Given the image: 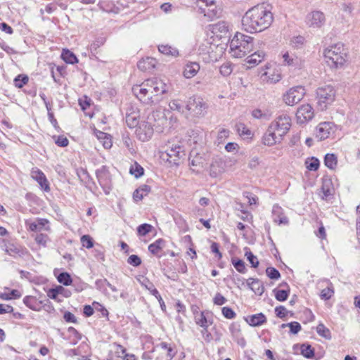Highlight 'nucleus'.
<instances>
[{
  "label": "nucleus",
  "instance_id": "1a4fd4ad",
  "mask_svg": "<svg viewBox=\"0 0 360 360\" xmlns=\"http://www.w3.org/2000/svg\"><path fill=\"white\" fill-rule=\"evenodd\" d=\"M305 90L302 86L290 88L283 96L284 103L290 106L298 103L304 96Z\"/></svg>",
  "mask_w": 360,
  "mask_h": 360
},
{
  "label": "nucleus",
  "instance_id": "052dcab7",
  "mask_svg": "<svg viewBox=\"0 0 360 360\" xmlns=\"http://www.w3.org/2000/svg\"><path fill=\"white\" fill-rule=\"evenodd\" d=\"M304 60H302L301 58L294 56L292 60H291L289 66L294 67L295 68L301 69L304 67Z\"/></svg>",
  "mask_w": 360,
  "mask_h": 360
},
{
  "label": "nucleus",
  "instance_id": "9b49d317",
  "mask_svg": "<svg viewBox=\"0 0 360 360\" xmlns=\"http://www.w3.org/2000/svg\"><path fill=\"white\" fill-rule=\"evenodd\" d=\"M305 22L309 27L321 28L326 22V17L323 12L313 11L306 15Z\"/></svg>",
  "mask_w": 360,
  "mask_h": 360
},
{
  "label": "nucleus",
  "instance_id": "2f4dec72",
  "mask_svg": "<svg viewBox=\"0 0 360 360\" xmlns=\"http://www.w3.org/2000/svg\"><path fill=\"white\" fill-rule=\"evenodd\" d=\"M61 57L63 60L67 63L75 64L78 62L75 55L69 50H63Z\"/></svg>",
  "mask_w": 360,
  "mask_h": 360
},
{
  "label": "nucleus",
  "instance_id": "4be33fe9",
  "mask_svg": "<svg viewBox=\"0 0 360 360\" xmlns=\"http://www.w3.org/2000/svg\"><path fill=\"white\" fill-rule=\"evenodd\" d=\"M229 330L233 338L237 343L243 347H245V340L243 337L240 325L237 323H232L229 326Z\"/></svg>",
  "mask_w": 360,
  "mask_h": 360
},
{
  "label": "nucleus",
  "instance_id": "4468645a",
  "mask_svg": "<svg viewBox=\"0 0 360 360\" xmlns=\"http://www.w3.org/2000/svg\"><path fill=\"white\" fill-rule=\"evenodd\" d=\"M137 138L141 141L149 140L153 134V128L150 123L141 121L135 131Z\"/></svg>",
  "mask_w": 360,
  "mask_h": 360
},
{
  "label": "nucleus",
  "instance_id": "c03bdc74",
  "mask_svg": "<svg viewBox=\"0 0 360 360\" xmlns=\"http://www.w3.org/2000/svg\"><path fill=\"white\" fill-rule=\"evenodd\" d=\"M129 172L132 175H134L136 178H139L143 174V168L135 162L131 166Z\"/></svg>",
  "mask_w": 360,
  "mask_h": 360
},
{
  "label": "nucleus",
  "instance_id": "09e8293b",
  "mask_svg": "<svg viewBox=\"0 0 360 360\" xmlns=\"http://www.w3.org/2000/svg\"><path fill=\"white\" fill-rule=\"evenodd\" d=\"M14 85L18 88H22L28 82V77L20 75L14 79Z\"/></svg>",
  "mask_w": 360,
  "mask_h": 360
},
{
  "label": "nucleus",
  "instance_id": "f3484780",
  "mask_svg": "<svg viewBox=\"0 0 360 360\" xmlns=\"http://www.w3.org/2000/svg\"><path fill=\"white\" fill-rule=\"evenodd\" d=\"M140 112L139 110L133 105L129 106L126 112V123L130 128L136 127L139 123Z\"/></svg>",
  "mask_w": 360,
  "mask_h": 360
},
{
  "label": "nucleus",
  "instance_id": "dca6fc26",
  "mask_svg": "<svg viewBox=\"0 0 360 360\" xmlns=\"http://www.w3.org/2000/svg\"><path fill=\"white\" fill-rule=\"evenodd\" d=\"M314 116L312 106L308 103L303 104L297 110L296 118L297 122L303 124L311 120Z\"/></svg>",
  "mask_w": 360,
  "mask_h": 360
},
{
  "label": "nucleus",
  "instance_id": "603ef678",
  "mask_svg": "<svg viewBox=\"0 0 360 360\" xmlns=\"http://www.w3.org/2000/svg\"><path fill=\"white\" fill-rule=\"evenodd\" d=\"M153 226L148 224H143L138 226L137 231L140 236H146L150 233L152 230Z\"/></svg>",
  "mask_w": 360,
  "mask_h": 360
},
{
  "label": "nucleus",
  "instance_id": "2eb2a0df",
  "mask_svg": "<svg viewBox=\"0 0 360 360\" xmlns=\"http://www.w3.org/2000/svg\"><path fill=\"white\" fill-rule=\"evenodd\" d=\"M283 137L276 132L270 125H269L266 132L262 136V143L267 146H272L280 143Z\"/></svg>",
  "mask_w": 360,
  "mask_h": 360
},
{
  "label": "nucleus",
  "instance_id": "bb28decb",
  "mask_svg": "<svg viewBox=\"0 0 360 360\" xmlns=\"http://www.w3.org/2000/svg\"><path fill=\"white\" fill-rule=\"evenodd\" d=\"M247 283L251 290H252L255 293L259 295L262 294L264 287L259 279L250 278L248 279Z\"/></svg>",
  "mask_w": 360,
  "mask_h": 360
},
{
  "label": "nucleus",
  "instance_id": "69168bd1",
  "mask_svg": "<svg viewBox=\"0 0 360 360\" xmlns=\"http://www.w3.org/2000/svg\"><path fill=\"white\" fill-rule=\"evenodd\" d=\"M276 314L279 318H284L288 313L286 308L283 306L276 307L275 309Z\"/></svg>",
  "mask_w": 360,
  "mask_h": 360
},
{
  "label": "nucleus",
  "instance_id": "680f3d73",
  "mask_svg": "<svg viewBox=\"0 0 360 360\" xmlns=\"http://www.w3.org/2000/svg\"><path fill=\"white\" fill-rule=\"evenodd\" d=\"M227 302V300L219 292L216 293L213 302L216 305H223Z\"/></svg>",
  "mask_w": 360,
  "mask_h": 360
},
{
  "label": "nucleus",
  "instance_id": "6ab92c4d",
  "mask_svg": "<svg viewBox=\"0 0 360 360\" xmlns=\"http://www.w3.org/2000/svg\"><path fill=\"white\" fill-rule=\"evenodd\" d=\"M226 162L222 157H215L212 159L210 165V175L216 177L225 171Z\"/></svg>",
  "mask_w": 360,
  "mask_h": 360
},
{
  "label": "nucleus",
  "instance_id": "f257e3e1",
  "mask_svg": "<svg viewBox=\"0 0 360 360\" xmlns=\"http://www.w3.org/2000/svg\"><path fill=\"white\" fill-rule=\"evenodd\" d=\"M274 21L271 8L264 4L250 8L242 18V27L248 32H260L269 28Z\"/></svg>",
  "mask_w": 360,
  "mask_h": 360
},
{
  "label": "nucleus",
  "instance_id": "a878e982",
  "mask_svg": "<svg viewBox=\"0 0 360 360\" xmlns=\"http://www.w3.org/2000/svg\"><path fill=\"white\" fill-rule=\"evenodd\" d=\"M248 324L252 326H259L266 321V318L262 313L256 314L248 316L245 319Z\"/></svg>",
  "mask_w": 360,
  "mask_h": 360
},
{
  "label": "nucleus",
  "instance_id": "412c9836",
  "mask_svg": "<svg viewBox=\"0 0 360 360\" xmlns=\"http://www.w3.org/2000/svg\"><path fill=\"white\" fill-rule=\"evenodd\" d=\"M212 32L219 35V37H227L229 36L230 25L225 21H219L216 24L212 25Z\"/></svg>",
  "mask_w": 360,
  "mask_h": 360
},
{
  "label": "nucleus",
  "instance_id": "aec40b11",
  "mask_svg": "<svg viewBox=\"0 0 360 360\" xmlns=\"http://www.w3.org/2000/svg\"><path fill=\"white\" fill-rule=\"evenodd\" d=\"M265 53L263 51H257L248 56L245 59V63L248 64L247 68H252L264 60Z\"/></svg>",
  "mask_w": 360,
  "mask_h": 360
},
{
  "label": "nucleus",
  "instance_id": "7c9ffc66",
  "mask_svg": "<svg viewBox=\"0 0 360 360\" xmlns=\"http://www.w3.org/2000/svg\"><path fill=\"white\" fill-rule=\"evenodd\" d=\"M272 212L274 217V221L275 222H278L279 224H287L288 222L286 217L281 216V208L278 205H274Z\"/></svg>",
  "mask_w": 360,
  "mask_h": 360
},
{
  "label": "nucleus",
  "instance_id": "c85d7f7f",
  "mask_svg": "<svg viewBox=\"0 0 360 360\" xmlns=\"http://www.w3.org/2000/svg\"><path fill=\"white\" fill-rule=\"evenodd\" d=\"M159 51L168 56L177 57L179 56V51L171 46L161 44L158 46Z\"/></svg>",
  "mask_w": 360,
  "mask_h": 360
},
{
  "label": "nucleus",
  "instance_id": "a19ab883",
  "mask_svg": "<svg viewBox=\"0 0 360 360\" xmlns=\"http://www.w3.org/2000/svg\"><path fill=\"white\" fill-rule=\"evenodd\" d=\"M334 294V290L333 288L332 283H330V285L323 289L321 292V298L322 300H328L331 298V297Z\"/></svg>",
  "mask_w": 360,
  "mask_h": 360
},
{
  "label": "nucleus",
  "instance_id": "393cba45",
  "mask_svg": "<svg viewBox=\"0 0 360 360\" xmlns=\"http://www.w3.org/2000/svg\"><path fill=\"white\" fill-rule=\"evenodd\" d=\"M156 60L153 58L148 57L139 61L137 66L141 71H150L155 68Z\"/></svg>",
  "mask_w": 360,
  "mask_h": 360
},
{
  "label": "nucleus",
  "instance_id": "ea45409f",
  "mask_svg": "<svg viewBox=\"0 0 360 360\" xmlns=\"http://www.w3.org/2000/svg\"><path fill=\"white\" fill-rule=\"evenodd\" d=\"M317 333L326 339H330V332L323 323H319L316 327Z\"/></svg>",
  "mask_w": 360,
  "mask_h": 360
},
{
  "label": "nucleus",
  "instance_id": "39448f33",
  "mask_svg": "<svg viewBox=\"0 0 360 360\" xmlns=\"http://www.w3.org/2000/svg\"><path fill=\"white\" fill-rule=\"evenodd\" d=\"M316 95L317 108L323 111L334 102L336 91L333 86L324 85L316 89Z\"/></svg>",
  "mask_w": 360,
  "mask_h": 360
},
{
  "label": "nucleus",
  "instance_id": "9d476101",
  "mask_svg": "<svg viewBox=\"0 0 360 360\" xmlns=\"http://www.w3.org/2000/svg\"><path fill=\"white\" fill-rule=\"evenodd\" d=\"M281 136L284 137L291 127V119L288 115H282L277 117L269 124Z\"/></svg>",
  "mask_w": 360,
  "mask_h": 360
},
{
  "label": "nucleus",
  "instance_id": "f03ea898",
  "mask_svg": "<svg viewBox=\"0 0 360 360\" xmlns=\"http://www.w3.org/2000/svg\"><path fill=\"white\" fill-rule=\"evenodd\" d=\"M167 85L160 79H147L132 88L134 94L143 103L152 105L161 101V96L167 91Z\"/></svg>",
  "mask_w": 360,
  "mask_h": 360
},
{
  "label": "nucleus",
  "instance_id": "4d7b16f0",
  "mask_svg": "<svg viewBox=\"0 0 360 360\" xmlns=\"http://www.w3.org/2000/svg\"><path fill=\"white\" fill-rule=\"evenodd\" d=\"M221 312L223 316L229 319H234L236 316V314L233 311V310L228 307H224L221 309Z\"/></svg>",
  "mask_w": 360,
  "mask_h": 360
},
{
  "label": "nucleus",
  "instance_id": "0eeeda50",
  "mask_svg": "<svg viewBox=\"0 0 360 360\" xmlns=\"http://www.w3.org/2000/svg\"><path fill=\"white\" fill-rule=\"evenodd\" d=\"M196 4L200 13H203L209 20L212 21L221 15V8L215 5L213 0H196Z\"/></svg>",
  "mask_w": 360,
  "mask_h": 360
},
{
  "label": "nucleus",
  "instance_id": "b1692460",
  "mask_svg": "<svg viewBox=\"0 0 360 360\" xmlns=\"http://www.w3.org/2000/svg\"><path fill=\"white\" fill-rule=\"evenodd\" d=\"M200 70V65L195 62H188L184 66V75L186 78H192Z\"/></svg>",
  "mask_w": 360,
  "mask_h": 360
},
{
  "label": "nucleus",
  "instance_id": "37998d69",
  "mask_svg": "<svg viewBox=\"0 0 360 360\" xmlns=\"http://www.w3.org/2000/svg\"><path fill=\"white\" fill-rule=\"evenodd\" d=\"M301 354L306 358H311L314 355V349L309 345H302L301 347Z\"/></svg>",
  "mask_w": 360,
  "mask_h": 360
},
{
  "label": "nucleus",
  "instance_id": "8fccbe9b",
  "mask_svg": "<svg viewBox=\"0 0 360 360\" xmlns=\"http://www.w3.org/2000/svg\"><path fill=\"white\" fill-rule=\"evenodd\" d=\"M232 264L238 272L242 274H244L245 272L246 268L245 266V262L243 260L233 259Z\"/></svg>",
  "mask_w": 360,
  "mask_h": 360
},
{
  "label": "nucleus",
  "instance_id": "13d9d810",
  "mask_svg": "<svg viewBox=\"0 0 360 360\" xmlns=\"http://www.w3.org/2000/svg\"><path fill=\"white\" fill-rule=\"evenodd\" d=\"M82 246L86 248H91L94 245L93 240L89 235H84L81 238Z\"/></svg>",
  "mask_w": 360,
  "mask_h": 360
},
{
  "label": "nucleus",
  "instance_id": "79ce46f5",
  "mask_svg": "<svg viewBox=\"0 0 360 360\" xmlns=\"http://www.w3.org/2000/svg\"><path fill=\"white\" fill-rule=\"evenodd\" d=\"M182 101L179 99H174L169 103V108L172 110H176L179 112H184Z\"/></svg>",
  "mask_w": 360,
  "mask_h": 360
},
{
  "label": "nucleus",
  "instance_id": "338daca9",
  "mask_svg": "<svg viewBox=\"0 0 360 360\" xmlns=\"http://www.w3.org/2000/svg\"><path fill=\"white\" fill-rule=\"evenodd\" d=\"M56 143L60 147L67 146L69 143L68 139L63 136H58L56 141Z\"/></svg>",
  "mask_w": 360,
  "mask_h": 360
},
{
  "label": "nucleus",
  "instance_id": "423d86ee",
  "mask_svg": "<svg viewBox=\"0 0 360 360\" xmlns=\"http://www.w3.org/2000/svg\"><path fill=\"white\" fill-rule=\"evenodd\" d=\"M165 148V150L161 154L164 160L175 163L184 155L183 148L177 141H168Z\"/></svg>",
  "mask_w": 360,
  "mask_h": 360
},
{
  "label": "nucleus",
  "instance_id": "a18cd8bd",
  "mask_svg": "<svg viewBox=\"0 0 360 360\" xmlns=\"http://www.w3.org/2000/svg\"><path fill=\"white\" fill-rule=\"evenodd\" d=\"M275 294V297L278 301L283 302L288 299L289 295V291L285 290H277L275 289L274 290Z\"/></svg>",
  "mask_w": 360,
  "mask_h": 360
},
{
  "label": "nucleus",
  "instance_id": "bf43d9fd",
  "mask_svg": "<svg viewBox=\"0 0 360 360\" xmlns=\"http://www.w3.org/2000/svg\"><path fill=\"white\" fill-rule=\"evenodd\" d=\"M127 262L134 266H138L141 264V259L137 255H131L128 257Z\"/></svg>",
  "mask_w": 360,
  "mask_h": 360
},
{
  "label": "nucleus",
  "instance_id": "e433bc0d",
  "mask_svg": "<svg viewBox=\"0 0 360 360\" xmlns=\"http://www.w3.org/2000/svg\"><path fill=\"white\" fill-rule=\"evenodd\" d=\"M48 222L49 221L46 219H38L30 224V229L32 231H41Z\"/></svg>",
  "mask_w": 360,
  "mask_h": 360
},
{
  "label": "nucleus",
  "instance_id": "58836bf2",
  "mask_svg": "<svg viewBox=\"0 0 360 360\" xmlns=\"http://www.w3.org/2000/svg\"><path fill=\"white\" fill-rule=\"evenodd\" d=\"M195 322L204 328H207L211 324V322L207 319L203 312L195 316Z\"/></svg>",
  "mask_w": 360,
  "mask_h": 360
},
{
  "label": "nucleus",
  "instance_id": "49530a36",
  "mask_svg": "<svg viewBox=\"0 0 360 360\" xmlns=\"http://www.w3.org/2000/svg\"><path fill=\"white\" fill-rule=\"evenodd\" d=\"M307 168L310 171H316L319 167V160L317 158H312L305 162Z\"/></svg>",
  "mask_w": 360,
  "mask_h": 360
},
{
  "label": "nucleus",
  "instance_id": "f704fd0d",
  "mask_svg": "<svg viewBox=\"0 0 360 360\" xmlns=\"http://www.w3.org/2000/svg\"><path fill=\"white\" fill-rule=\"evenodd\" d=\"M262 77L263 80L270 83H276L281 79L280 74L276 73L274 71L272 73L271 72H265L262 74Z\"/></svg>",
  "mask_w": 360,
  "mask_h": 360
},
{
  "label": "nucleus",
  "instance_id": "4c0bfd02",
  "mask_svg": "<svg viewBox=\"0 0 360 360\" xmlns=\"http://www.w3.org/2000/svg\"><path fill=\"white\" fill-rule=\"evenodd\" d=\"M233 69V64L230 62H226L220 66L219 71L221 75L228 77L232 73Z\"/></svg>",
  "mask_w": 360,
  "mask_h": 360
},
{
  "label": "nucleus",
  "instance_id": "a211bd4d",
  "mask_svg": "<svg viewBox=\"0 0 360 360\" xmlns=\"http://www.w3.org/2000/svg\"><path fill=\"white\" fill-rule=\"evenodd\" d=\"M31 177L34 179L40 186V187L46 192L50 191L48 180L44 172L37 167H33L30 173Z\"/></svg>",
  "mask_w": 360,
  "mask_h": 360
},
{
  "label": "nucleus",
  "instance_id": "0e129e2a",
  "mask_svg": "<svg viewBox=\"0 0 360 360\" xmlns=\"http://www.w3.org/2000/svg\"><path fill=\"white\" fill-rule=\"evenodd\" d=\"M252 115L255 119H266L269 117L266 113H263L260 109H255L252 111Z\"/></svg>",
  "mask_w": 360,
  "mask_h": 360
},
{
  "label": "nucleus",
  "instance_id": "c9c22d12",
  "mask_svg": "<svg viewBox=\"0 0 360 360\" xmlns=\"http://www.w3.org/2000/svg\"><path fill=\"white\" fill-rule=\"evenodd\" d=\"M324 163H325V165L328 168H329L330 169H335L336 167L337 163H338L336 156L334 154L326 155L325 158H324Z\"/></svg>",
  "mask_w": 360,
  "mask_h": 360
},
{
  "label": "nucleus",
  "instance_id": "7ed1b4c3",
  "mask_svg": "<svg viewBox=\"0 0 360 360\" xmlns=\"http://www.w3.org/2000/svg\"><path fill=\"white\" fill-rule=\"evenodd\" d=\"M253 51V38L240 32H236L229 41L231 56L241 58Z\"/></svg>",
  "mask_w": 360,
  "mask_h": 360
},
{
  "label": "nucleus",
  "instance_id": "473e14b6",
  "mask_svg": "<svg viewBox=\"0 0 360 360\" xmlns=\"http://www.w3.org/2000/svg\"><path fill=\"white\" fill-rule=\"evenodd\" d=\"M140 283L143 285L146 289H147L151 295L153 296H157L159 294L158 290L154 287V285L149 281L147 278H143L142 280H139Z\"/></svg>",
  "mask_w": 360,
  "mask_h": 360
},
{
  "label": "nucleus",
  "instance_id": "20e7f679",
  "mask_svg": "<svg viewBox=\"0 0 360 360\" xmlns=\"http://www.w3.org/2000/svg\"><path fill=\"white\" fill-rule=\"evenodd\" d=\"M323 55L326 63L331 68L342 67L347 60V51L342 43L329 46L325 49Z\"/></svg>",
  "mask_w": 360,
  "mask_h": 360
},
{
  "label": "nucleus",
  "instance_id": "3c124183",
  "mask_svg": "<svg viewBox=\"0 0 360 360\" xmlns=\"http://www.w3.org/2000/svg\"><path fill=\"white\" fill-rule=\"evenodd\" d=\"M35 241L37 244L46 247L49 241V238L46 234L39 233L35 236Z\"/></svg>",
  "mask_w": 360,
  "mask_h": 360
},
{
  "label": "nucleus",
  "instance_id": "e2e57ef3",
  "mask_svg": "<svg viewBox=\"0 0 360 360\" xmlns=\"http://www.w3.org/2000/svg\"><path fill=\"white\" fill-rule=\"evenodd\" d=\"M259 165V159L257 156H253L248 161V167L250 169H255Z\"/></svg>",
  "mask_w": 360,
  "mask_h": 360
},
{
  "label": "nucleus",
  "instance_id": "cd10ccee",
  "mask_svg": "<svg viewBox=\"0 0 360 360\" xmlns=\"http://www.w3.org/2000/svg\"><path fill=\"white\" fill-rule=\"evenodd\" d=\"M24 304L34 311H39L40 310V304L41 302H39L35 297L33 296H26L23 299Z\"/></svg>",
  "mask_w": 360,
  "mask_h": 360
},
{
  "label": "nucleus",
  "instance_id": "774afa93",
  "mask_svg": "<svg viewBox=\"0 0 360 360\" xmlns=\"http://www.w3.org/2000/svg\"><path fill=\"white\" fill-rule=\"evenodd\" d=\"M239 146L236 143L229 142L226 146L225 149L227 152H235L237 151Z\"/></svg>",
  "mask_w": 360,
  "mask_h": 360
},
{
  "label": "nucleus",
  "instance_id": "72a5a7b5",
  "mask_svg": "<svg viewBox=\"0 0 360 360\" xmlns=\"http://www.w3.org/2000/svg\"><path fill=\"white\" fill-rule=\"evenodd\" d=\"M165 241L162 239H158L148 246V250L153 255H158L162 249Z\"/></svg>",
  "mask_w": 360,
  "mask_h": 360
},
{
  "label": "nucleus",
  "instance_id": "5fc2aeb1",
  "mask_svg": "<svg viewBox=\"0 0 360 360\" xmlns=\"http://www.w3.org/2000/svg\"><path fill=\"white\" fill-rule=\"evenodd\" d=\"M288 326L290 332L293 334H297L301 330V326L298 322H291L288 324H283L282 328Z\"/></svg>",
  "mask_w": 360,
  "mask_h": 360
},
{
  "label": "nucleus",
  "instance_id": "6e6552de",
  "mask_svg": "<svg viewBox=\"0 0 360 360\" xmlns=\"http://www.w3.org/2000/svg\"><path fill=\"white\" fill-rule=\"evenodd\" d=\"M207 103L200 97L193 96L189 98L187 101L186 109L193 117H201L206 112Z\"/></svg>",
  "mask_w": 360,
  "mask_h": 360
},
{
  "label": "nucleus",
  "instance_id": "f8f14e48",
  "mask_svg": "<svg viewBox=\"0 0 360 360\" xmlns=\"http://www.w3.org/2000/svg\"><path fill=\"white\" fill-rule=\"evenodd\" d=\"M335 125L330 122L320 123L316 128L315 136L318 141L325 140L335 131Z\"/></svg>",
  "mask_w": 360,
  "mask_h": 360
},
{
  "label": "nucleus",
  "instance_id": "6e6d98bb",
  "mask_svg": "<svg viewBox=\"0 0 360 360\" xmlns=\"http://www.w3.org/2000/svg\"><path fill=\"white\" fill-rule=\"evenodd\" d=\"M266 275L271 279H278L281 276L279 271L274 267H268L266 269Z\"/></svg>",
  "mask_w": 360,
  "mask_h": 360
},
{
  "label": "nucleus",
  "instance_id": "c756f323",
  "mask_svg": "<svg viewBox=\"0 0 360 360\" xmlns=\"http://www.w3.org/2000/svg\"><path fill=\"white\" fill-rule=\"evenodd\" d=\"M150 191V186L143 185L136 189L133 193V198L135 201L141 200L144 195H146Z\"/></svg>",
  "mask_w": 360,
  "mask_h": 360
},
{
  "label": "nucleus",
  "instance_id": "5701e85b",
  "mask_svg": "<svg viewBox=\"0 0 360 360\" xmlns=\"http://www.w3.org/2000/svg\"><path fill=\"white\" fill-rule=\"evenodd\" d=\"M99 184L102 186H108L110 184V175L105 167H102L96 172Z\"/></svg>",
  "mask_w": 360,
  "mask_h": 360
},
{
  "label": "nucleus",
  "instance_id": "864d4df0",
  "mask_svg": "<svg viewBox=\"0 0 360 360\" xmlns=\"http://www.w3.org/2000/svg\"><path fill=\"white\" fill-rule=\"evenodd\" d=\"M247 259L251 264L252 266L256 268L259 266V261L256 256H255L252 252L247 251L245 252Z\"/></svg>",
  "mask_w": 360,
  "mask_h": 360
},
{
  "label": "nucleus",
  "instance_id": "de8ad7c7",
  "mask_svg": "<svg viewBox=\"0 0 360 360\" xmlns=\"http://www.w3.org/2000/svg\"><path fill=\"white\" fill-rule=\"evenodd\" d=\"M58 281L65 285H70L72 283V278L70 274L66 272L60 273L58 276Z\"/></svg>",
  "mask_w": 360,
  "mask_h": 360
},
{
  "label": "nucleus",
  "instance_id": "ddd939ff",
  "mask_svg": "<svg viewBox=\"0 0 360 360\" xmlns=\"http://www.w3.org/2000/svg\"><path fill=\"white\" fill-rule=\"evenodd\" d=\"M217 49V45L205 41L199 46L198 51L200 55L207 56V57H203L205 60L207 62L216 61L218 56L215 53V50Z\"/></svg>",
  "mask_w": 360,
  "mask_h": 360
}]
</instances>
